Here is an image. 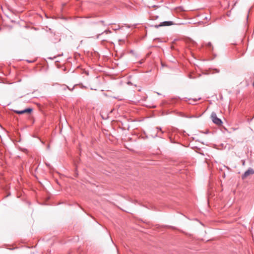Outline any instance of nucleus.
<instances>
[{"label": "nucleus", "instance_id": "f257e3e1", "mask_svg": "<svg viewBox=\"0 0 254 254\" xmlns=\"http://www.w3.org/2000/svg\"><path fill=\"white\" fill-rule=\"evenodd\" d=\"M211 118L213 122L217 125L220 126L222 124V121L217 117V115L215 112H212Z\"/></svg>", "mask_w": 254, "mask_h": 254}, {"label": "nucleus", "instance_id": "423d86ee", "mask_svg": "<svg viewBox=\"0 0 254 254\" xmlns=\"http://www.w3.org/2000/svg\"><path fill=\"white\" fill-rule=\"evenodd\" d=\"M199 99H200V98H198V99H196V98L195 99H192V102H190V104H193V102H196L197 101H198Z\"/></svg>", "mask_w": 254, "mask_h": 254}, {"label": "nucleus", "instance_id": "39448f33", "mask_svg": "<svg viewBox=\"0 0 254 254\" xmlns=\"http://www.w3.org/2000/svg\"><path fill=\"white\" fill-rule=\"evenodd\" d=\"M205 46L206 47V49L210 51H213V47L212 46V44L211 42H209L205 44Z\"/></svg>", "mask_w": 254, "mask_h": 254}, {"label": "nucleus", "instance_id": "20e7f679", "mask_svg": "<svg viewBox=\"0 0 254 254\" xmlns=\"http://www.w3.org/2000/svg\"><path fill=\"white\" fill-rule=\"evenodd\" d=\"M173 24V22L171 21H164L161 22L159 25L156 26V27H158L160 26H170Z\"/></svg>", "mask_w": 254, "mask_h": 254}, {"label": "nucleus", "instance_id": "7ed1b4c3", "mask_svg": "<svg viewBox=\"0 0 254 254\" xmlns=\"http://www.w3.org/2000/svg\"><path fill=\"white\" fill-rule=\"evenodd\" d=\"M32 111L31 108H27L22 111L14 110V112L18 114H23L24 113H30Z\"/></svg>", "mask_w": 254, "mask_h": 254}, {"label": "nucleus", "instance_id": "0eeeda50", "mask_svg": "<svg viewBox=\"0 0 254 254\" xmlns=\"http://www.w3.org/2000/svg\"><path fill=\"white\" fill-rule=\"evenodd\" d=\"M156 129H158V130H160V131H161V132H162V133H163V131H162L161 128L160 127H156Z\"/></svg>", "mask_w": 254, "mask_h": 254}, {"label": "nucleus", "instance_id": "1a4fd4ad", "mask_svg": "<svg viewBox=\"0 0 254 254\" xmlns=\"http://www.w3.org/2000/svg\"><path fill=\"white\" fill-rule=\"evenodd\" d=\"M215 70H216V72H219V70H218V69H215Z\"/></svg>", "mask_w": 254, "mask_h": 254}, {"label": "nucleus", "instance_id": "9b49d317", "mask_svg": "<svg viewBox=\"0 0 254 254\" xmlns=\"http://www.w3.org/2000/svg\"><path fill=\"white\" fill-rule=\"evenodd\" d=\"M66 88H68V89H70L68 86H66Z\"/></svg>", "mask_w": 254, "mask_h": 254}, {"label": "nucleus", "instance_id": "6e6552de", "mask_svg": "<svg viewBox=\"0 0 254 254\" xmlns=\"http://www.w3.org/2000/svg\"><path fill=\"white\" fill-rule=\"evenodd\" d=\"M243 165H245V161H243V163H242Z\"/></svg>", "mask_w": 254, "mask_h": 254}, {"label": "nucleus", "instance_id": "9d476101", "mask_svg": "<svg viewBox=\"0 0 254 254\" xmlns=\"http://www.w3.org/2000/svg\"><path fill=\"white\" fill-rule=\"evenodd\" d=\"M49 59H53V58H52V57H49Z\"/></svg>", "mask_w": 254, "mask_h": 254}, {"label": "nucleus", "instance_id": "f03ea898", "mask_svg": "<svg viewBox=\"0 0 254 254\" xmlns=\"http://www.w3.org/2000/svg\"><path fill=\"white\" fill-rule=\"evenodd\" d=\"M254 174V170L252 168H249L243 175L242 176L243 180L245 179L249 176Z\"/></svg>", "mask_w": 254, "mask_h": 254}]
</instances>
